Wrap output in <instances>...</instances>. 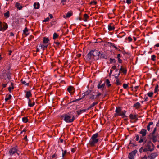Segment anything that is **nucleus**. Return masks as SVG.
Instances as JSON below:
<instances>
[{
  "instance_id": "nucleus-1",
  "label": "nucleus",
  "mask_w": 159,
  "mask_h": 159,
  "mask_svg": "<svg viewBox=\"0 0 159 159\" xmlns=\"http://www.w3.org/2000/svg\"><path fill=\"white\" fill-rule=\"evenodd\" d=\"M98 133L93 135L90 139L89 144L91 147L94 146L98 142L99 139L98 138Z\"/></svg>"
},
{
  "instance_id": "nucleus-2",
  "label": "nucleus",
  "mask_w": 159,
  "mask_h": 159,
  "mask_svg": "<svg viewBox=\"0 0 159 159\" xmlns=\"http://www.w3.org/2000/svg\"><path fill=\"white\" fill-rule=\"evenodd\" d=\"M116 113L114 114V116H120L122 118H125L126 117L125 115L126 111L125 110L122 111L121 108L120 107H116L115 110Z\"/></svg>"
},
{
  "instance_id": "nucleus-3",
  "label": "nucleus",
  "mask_w": 159,
  "mask_h": 159,
  "mask_svg": "<svg viewBox=\"0 0 159 159\" xmlns=\"http://www.w3.org/2000/svg\"><path fill=\"white\" fill-rule=\"evenodd\" d=\"M62 117L63 120L67 123L72 122L75 119L74 117L69 114L64 115Z\"/></svg>"
},
{
  "instance_id": "nucleus-4",
  "label": "nucleus",
  "mask_w": 159,
  "mask_h": 159,
  "mask_svg": "<svg viewBox=\"0 0 159 159\" xmlns=\"http://www.w3.org/2000/svg\"><path fill=\"white\" fill-rule=\"evenodd\" d=\"M154 145L151 142H148L146 144L145 148L143 149V152L152 151L154 150Z\"/></svg>"
},
{
  "instance_id": "nucleus-5",
  "label": "nucleus",
  "mask_w": 159,
  "mask_h": 159,
  "mask_svg": "<svg viewBox=\"0 0 159 159\" xmlns=\"http://www.w3.org/2000/svg\"><path fill=\"white\" fill-rule=\"evenodd\" d=\"M3 77L8 83L11 79L10 74L9 73H4L3 75Z\"/></svg>"
},
{
  "instance_id": "nucleus-6",
  "label": "nucleus",
  "mask_w": 159,
  "mask_h": 159,
  "mask_svg": "<svg viewBox=\"0 0 159 159\" xmlns=\"http://www.w3.org/2000/svg\"><path fill=\"white\" fill-rule=\"evenodd\" d=\"M92 54L94 60H97L98 59L100 55L99 52L96 50H92Z\"/></svg>"
},
{
  "instance_id": "nucleus-7",
  "label": "nucleus",
  "mask_w": 159,
  "mask_h": 159,
  "mask_svg": "<svg viewBox=\"0 0 159 159\" xmlns=\"http://www.w3.org/2000/svg\"><path fill=\"white\" fill-rule=\"evenodd\" d=\"M7 28V25L6 23H2L0 21V30L2 31H5Z\"/></svg>"
},
{
  "instance_id": "nucleus-8",
  "label": "nucleus",
  "mask_w": 159,
  "mask_h": 159,
  "mask_svg": "<svg viewBox=\"0 0 159 159\" xmlns=\"http://www.w3.org/2000/svg\"><path fill=\"white\" fill-rule=\"evenodd\" d=\"M87 59L88 61H93V55L92 54V50L90 51L86 56Z\"/></svg>"
},
{
  "instance_id": "nucleus-9",
  "label": "nucleus",
  "mask_w": 159,
  "mask_h": 159,
  "mask_svg": "<svg viewBox=\"0 0 159 159\" xmlns=\"http://www.w3.org/2000/svg\"><path fill=\"white\" fill-rule=\"evenodd\" d=\"M137 152V150H134L132 152L130 153L128 155V158L129 159H133L134 158V157L136 154Z\"/></svg>"
},
{
  "instance_id": "nucleus-10",
  "label": "nucleus",
  "mask_w": 159,
  "mask_h": 159,
  "mask_svg": "<svg viewBox=\"0 0 159 159\" xmlns=\"http://www.w3.org/2000/svg\"><path fill=\"white\" fill-rule=\"evenodd\" d=\"M17 152V149L15 147H13L11 149L9 152V153L11 156H12Z\"/></svg>"
},
{
  "instance_id": "nucleus-11",
  "label": "nucleus",
  "mask_w": 159,
  "mask_h": 159,
  "mask_svg": "<svg viewBox=\"0 0 159 159\" xmlns=\"http://www.w3.org/2000/svg\"><path fill=\"white\" fill-rule=\"evenodd\" d=\"M67 90L70 93V94H73L75 92V89L72 86H69L67 89Z\"/></svg>"
},
{
  "instance_id": "nucleus-12",
  "label": "nucleus",
  "mask_w": 159,
  "mask_h": 159,
  "mask_svg": "<svg viewBox=\"0 0 159 159\" xmlns=\"http://www.w3.org/2000/svg\"><path fill=\"white\" fill-rule=\"evenodd\" d=\"M115 28V25L112 23H110L108 25V29L109 31H112Z\"/></svg>"
},
{
  "instance_id": "nucleus-13",
  "label": "nucleus",
  "mask_w": 159,
  "mask_h": 159,
  "mask_svg": "<svg viewBox=\"0 0 159 159\" xmlns=\"http://www.w3.org/2000/svg\"><path fill=\"white\" fill-rule=\"evenodd\" d=\"M158 154L156 152H154L151 153L150 156H148V158L150 159H154L157 156Z\"/></svg>"
},
{
  "instance_id": "nucleus-14",
  "label": "nucleus",
  "mask_w": 159,
  "mask_h": 159,
  "mask_svg": "<svg viewBox=\"0 0 159 159\" xmlns=\"http://www.w3.org/2000/svg\"><path fill=\"white\" fill-rule=\"evenodd\" d=\"M147 131L146 129H143L141 130L139 133L142 135V137H144L146 134Z\"/></svg>"
},
{
  "instance_id": "nucleus-15",
  "label": "nucleus",
  "mask_w": 159,
  "mask_h": 159,
  "mask_svg": "<svg viewBox=\"0 0 159 159\" xmlns=\"http://www.w3.org/2000/svg\"><path fill=\"white\" fill-rule=\"evenodd\" d=\"M153 123L152 122H149L147 126V129L148 131H150V129L152 128V126L153 125Z\"/></svg>"
},
{
  "instance_id": "nucleus-16",
  "label": "nucleus",
  "mask_w": 159,
  "mask_h": 159,
  "mask_svg": "<svg viewBox=\"0 0 159 159\" xmlns=\"http://www.w3.org/2000/svg\"><path fill=\"white\" fill-rule=\"evenodd\" d=\"M72 14V12L71 11H70L67 13L66 15H64L63 16L65 18H68L71 16Z\"/></svg>"
},
{
  "instance_id": "nucleus-17",
  "label": "nucleus",
  "mask_w": 159,
  "mask_h": 159,
  "mask_svg": "<svg viewBox=\"0 0 159 159\" xmlns=\"http://www.w3.org/2000/svg\"><path fill=\"white\" fill-rule=\"evenodd\" d=\"M34 8L35 9H38L40 7V4L38 2H35L34 4Z\"/></svg>"
},
{
  "instance_id": "nucleus-18",
  "label": "nucleus",
  "mask_w": 159,
  "mask_h": 159,
  "mask_svg": "<svg viewBox=\"0 0 159 159\" xmlns=\"http://www.w3.org/2000/svg\"><path fill=\"white\" fill-rule=\"evenodd\" d=\"M49 41L48 38L44 37L43 38V43L45 44H47L48 43Z\"/></svg>"
},
{
  "instance_id": "nucleus-19",
  "label": "nucleus",
  "mask_w": 159,
  "mask_h": 159,
  "mask_svg": "<svg viewBox=\"0 0 159 159\" xmlns=\"http://www.w3.org/2000/svg\"><path fill=\"white\" fill-rule=\"evenodd\" d=\"M98 103V102H93L92 104H91L88 108L87 110H89V109L93 107L94 106L97 104Z\"/></svg>"
},
{
  "instance_id": "nucleus-20",
  "label": "nucleus",
  "mask_w": 159,
  "mask_h": 159,
  "mask_svg": "<svg viewBox=\"0 0 159 159\" xmlns=\"http://www.w3.org/2000/svg\"><path fill=\"white\" fill-rule=\"evenodd\" d=\"M89 18V16L87 14H85L84 15L83 20L85 22H87L88 21V19Z\"/></svg>"
},
{
  "instance_id": "nucleus-21",
  "label": "nucleus",
  "mask_w": 159,
  "mask_h": 159,
  "mask_svg": "<svg viewBox=\"0 0 159 159\" xmlns=\"http://www.w3.org/2000/svg\"><path fill=\"white\" fill-rule=\"evenodd\" d=\"M31 96V93L30 91H28L26 92V97L27 98L29 99V98Z\"/></svg>"
},
{
  "instance_id": "nucleus-22",
  "label": "nucleus",
  "mask_w": 159,
  "mask_h": 159,
  "mask_svg": "<svg viewBox=\"0 0 159 159\" xmlns=\"http://www.w3.org/2000/svg\"><path fill=\"white\" fill-rule=\"evenodd\" d=\"M140 104L137 102L134 105L133 107H135L136 109H138L140 107Z\"/></svg>"
},
{
  "instance_id": "nucleus-23",
  "label": "nucleus",
  "mask_w": 159,
  "mask_h": 159,
  "mask_svg": "<svg viewBox=\"0 0 159 159\" xmlns=\"http://www.w3.org/2000/svg\"><path fill=\"white\" fill-rule=\"evenodd\" d=\"M48 44H45V45H42V44H40L39 45V47L41 49H44L48 47Z\"/></svg>"
},
{
  "instance_id": "nucleus-24",
  "label": "nucleus",
  "mask_w": 159,
  "mask_h": 159,
  "mask_svg": "<svg viewBox=\"0 0 159 159\" xmlns=\"http://www.w3.org/2000/svg\"><path fill=\"white\" fill-rule=\"evenodd\" d=\"M121 57V56L120 54H118L117 55V58L118 60V62L119 63H121L122 62V60L120 59Z\"/></svg>"
},
{
  "instance_id": "nucleus-25",
  "label": "nucleus",
  "mask_w": 159,
  "mask_h": 159,
  "mask_svg": "<svg viewBox=\"0 0 159 159\" xmlns=\"http://www.w3.org/2000/svg\"><path fill=\"white\" fill-rule=\"evenodd\" d=\"M129 117L131 119H135L137 118V116L136 115H133L132 114H131L129 115Z\"/></svg>"
},
{
  "instance_id": "nucleus-26",
  "label": "nucleus",
  "mask_w": 159,
  "mask_h": 159,
  "mask_svg": "<svg viewBox=\"0 0 159 159\" xmlns=\"http://www.w3.org/2000/svg\"><path fill=\"white\" fill-rule=\"evenodd\" d=\"M23 33L24 34L26 35H29L28 31L26 27L23 30Z\"/></svg>"
},
{
  "instance_id": "nucleus-27",
  "label": "nucleus",
  "mask_w": 159,
  "mask_h": 159,
  "mask_svg": "<svg viewBox=\"0 0 159 159\" xmlns=\"http://www.w3.org/2000/svg\"><path fill=\"white\" fill-rule=\"evenodd\" d=\"M152 139L153 142L154 143L156 142L157 140V137L156 136L154 135V134L152 135Z\"/></svg>"
},
{
  "instance_id": "nucleus-28",
  "label": "nucleus",
  "mask_w": 159,
  "mask_h": 159,
  "mask_svg": "<svg viewBox=\"0 0 159 159\" xmlns=\"http://www.w3.org/2000/svg\"><path fill=\"white\" fill-rule=\"evenodd\" d=\"M145 140V137H141L140 140L139 141V143H141L143 142L144 140Z\"/></svg>"
},
{
  "instance_id": "nucleus-29",
  "label": "nucleus",
  "mask_w": 159,
  "mask_h": 159,
  "mask_svg": "<svg viewBox=\"0 0 159 159\" xmlns=\"http://www.w3.org/2000/svg\"><path fill=\"white\" fill-rule=\"evenodd\" d=\"M105 84L104 83L102 85H101V83H99L98 85V89H101L103 88L105 86Z\"/></svg>"
},
{
  "instance_id": "nucleus-30",
  "label": "nucleus",
  "mask_w": 159,
  "mask_h": 159,
  "mask_svg": "<svg viewBox=\"0 0 159 159\" xmlns=\"http://www.w3.org/2000/svg\"><path fill=\"white\" fill-rule=\"evenodd\" d=\"M22 120L23 122L26 123L28 121V119L27 117H24L22 118Z\"/></svg>"
},
{
  "instance_id": "nucleus-31",
  "label": "nucleus",
  "mask_w": 159,
  "mask_h": 159,
  "mask_svg": "<svg viewBox=\"0 0 159 159\" xmlns=\"http://www.w3.org/2000/svg\"><path fill=\"white\" fill-rule=\"evenodd\" d=\"M16 7L19 10L21 9L22 7L18 3H16Z\"/></svg>"
},
{
  "instance_id": "nucleus-32",
  "label": "nucleus",
  "mask_w": 159,
  "mask_h": 159,
  "mask_svg": "<svg viewBox=\"0 0 159 159\" xmlns=\"http://www.w3.org/2000/svg\"><path fill=\"white\" fill-rule=\"evenodd\" d=\"M106 85L108 87H110L111 86V84H110V82L109 79H107L106 80Z\"/></svg>"
},
{
  "instance_id": "nucleus-33",
  "label": "nucleus",
  "mask_w": 159,
  "mask_h": 159,
  "mask_svg": "<svg viewBox=\"0 0 159 159\" xmlns=\"http://www.w3.org/2000/svg\"><path fill=\"white\" fill-rule=\"evenodd\" d=\"M108 43L109 44H110V45L113 47H114V48H115L116 50H118V48H117V47L113 43H110V42H108Z\"/></svg>"
},
{
  "instance_id": "nucleus-34",
  "label": "nucleus",
  "mask_w": 159,
  "mask_h": 159,
  "mask_svg": "<svg viewBox=\"0 0 159 159\" xmlns=\"http://www.w3.org/2000/svg\"><path fill=\"white\" fill-rule=\"evenodd\" d=\"M4 16L6 18H8L9 16V12L8 11H7L6 13H5L4 14Z\"/></svg>"
},
{
  "instance_id": "nucleus-35",
  "label": "nucleus",
  "mask_w": 159,
  "mask_h": 159,
  "mask_svg": "<svg viewBox=\"0 0 159 159\" xmlns=\"http://www.w3.org/2000/svg\"><path fill=\"white\" fill-rule=\"evenodd\" d=\"M121 82L120 81L119 79L117 78L116 79V84L117 85H120L121 84Z\"/></svg>"
},
{
  "instance_id": "nucleus-36",
  "label": "nucleus",
  "mask_w": 159,
  "mask_h": 159,
  "mask_svg": "<svg viewBox=\"0 0 159 159\" xmlns=\"http://www.w3.org/2000/svg\"><path fill=\"white\" fill-rule=\"evenodd\" d=\"M120 70L122 71L125 74H126V72H127L126 70L122 68V66L121 67L120 69Z\"/></svg>"
},
{
  "instance_id": "nucleus-37",
  "label": "nucleus",
  "mask_w": 159,
  "mask_h": 159,
  "mask_svg": "<svg viewBox=\"0 0 159 159\" xmlns=\"http://www.w3.org/2000/svg\"><path fill=\"white\" fill-rule=\"evenodd\" d=\"M28 105V106L30 107H32L33 106V105H32V103H31V100L30 99H29Z\"/></svg>"
},
{
  "instance_id": "nucleus-38",
  "label": "nucleus",
  "mask_w": 159,
  "mask_h": 159,
  "mask_svg": "<svg viewBox=\"0 0 159 159\" xmlns=\"http://www.w3.org/2000/svg\"><path fill=\"white\" fill-rule=\"evenodd\" d=\"M158 85H156L155 89H154V93H156L158 90Z\"/></svg>"
},
{
  "instance_id": "nucleus-39",
  "label": "nucleus",
  "mask_w": 159,
  "mask_h": 159,
  "mask_svg": "<svg viewBox=\"0 0 159 159\" xmlns=\"http://www.w3.org/2000/svg\"><path fill=\"white\" fill-rule=\"evenodd\" d=\"M110 63H115L116 62V61L114 59H112L111 58H110Z\"/></svg>"
},
{
  "instance_id": "nucleus-40",
  "label": "nucleus",
  "mask_w": 159,
  "mask_h": 159,
  "mask_svg": "<svg viewBox=\"0 0 159 159\" xmlns=\"http://www.w3.org/2000/svg\"><path fill=\"white\" fill-rule=\"evenodd\" d=\"M153 93L152 92H148L147 93V95L148 97H151L153 96Z\"/></svg>"
},
{
  "instance_id": "nucleus-41",
  "label": "nucleus",
  "mask_w": 159,
  "mask_h": 159,
  "mask_svg": "<svg viewBox=\"0 0 159 159\" xmlns=\"http://www.w3.org/2000/svg\"><path fill=\"white\" fill-rule=\"evenodd\" d=\"M58 35L56 33H54L53 36V39H55L56 38H57Z\"/></svg>"
},
{
  "instance_id": "nucleus-42",
  "label": "nucleus",
  "mask_w": 159,
  "mask_h": 159,
  "mask_svg": "<svg viewBox=\"0 0 159 159\" xmlns=\"http://www.w3.org/2000/svg\"><path fill=\"white\" fill-rule=\"evenodd\" d=\"M13 86H10L8 88V90L9 92H11V90L14 89Z\"/></svg>"
},
{
  "instance_id": "nucleus-43",
  "label": "nucleus",
  "mask_w": 159,
  "mask_h": 159,
  "mask_svg": "<svg viewBox=\"0 0 159 159\" xmlns=\"http://www.w3.org/2000/svg\"><path fill=\"white\" fill-rule=\"evenodd\" d=\"M156 57V56L155 55H152L151 56V59L153 61H154L155 60Z\"/></svg>"
},
{
  "instance_id": "nucleus-44",
  "label": "nucleus",
  "mask_w": 159,
  "mask_h": 159,
  "mask_svg": "<svg viewBox=\"0 0 159 159\" xmlns=\"http://www.w3.org/2000/svg\"><path fill=\"white\" fill-rule=\"evenodd\" d=\"M123 86L124 89H126L128 87V85L127 84H123Z\"/></svg>"
},
{
  "instance_id": "nucleus-45",
  "label": "nucleus",
  "mask_w": 159,
  "mask_h": 159,
  "mask_svg": "<svg viewBox=\"0 0 159 159\" xmlns=\"http://www.w3.org/2000/svg\"><path fill=\"white\" fill-rule=\"evenodd\" d=\"M21 83L23 84H25V85L26 86H28L29 85V83H26V82L25 81H22V82Z\"/></svg>"
},
{
  "instance_id": "nucleus-46",
  "label": "nucleus",
  "mask_w": 159,
  "mask_h": 159,
  "mask_svg": "<svg viewBox=\"0 0 159 159\" xmlns=\"http://www.w3.org/2000/svg\"><path fill=\"white\" fill-rule=\"evenodd\" d=\"M67 152V151L66 150H65L62 153V157H63L65 156V155L66 154Z\"/></svg>"
},
{
  "instance_id": "nucleus-47",
  "label": "nucleus",
  "mask_w": 159,
  "mask_h": 159,
  "mask_svg": "<svg viewBox=\"0 0 159 159\" xmlns=\"http://www.w3.org/2000/svg\"><path fill=\"white\" fill-rule=\"evenodd\" d=\"M135 137H136V140L137 141L139 140V138H140L139 136L138 135H136Z\"/></svg>"
},
{
  "instance_id": "nucleus-48",
  "label": "nucleus",
  "mask_w": 159,
  "mask_h": 159,
  "mask_svg": "<svg viewBox=\"0 0 159 159\" xmlns=\"http://www.w3.org/2000/svg\"><path fill=\"white\" fill-rule=\"evenodd\" d=\"M49 18L48 17L46 18L43 21V22L48 21L49 20Z\"/></svg>"
},
{
  "instance_id": "nucleus-49",
  "label": "nucleus",
  "mask_w": 159,
  "mask_h": 159,
  "mask_svg": "<svg viewBox=\"0 0 159 159\" xmlns=\"http://www.w3.org/2000/svg\"><path fill=\"white\" fill-rule=\"evenodd\" d=\"M156 130H157L156 128H154V129L153 131L152 132L151 134H152V135H153L155 134V132L156 131Z\"/></svg>"
},
{
  "instance_id": "nucleus-50",
  "label": "nucleus",
  "mask_w": 159,
  "mask_h": 159,
  "mask_svg": "<svg viewBox=\"0 0 159 159\" xmlns=\"http://www.w3.org/2000/svg\"><path fill=\"white\" fill-rule=\"evenodd\" d=\"M128 39L129 40V42H130L132 41V39L131 37L129 36L128 38Z\"/></svg>"
},
{
  "instance_id": "nucleus-51",
  "label": "nucleus",
  "mask_w": 159,
  "mask_h": 159,
  "mask_svg": "<svg viewBox=\"0 0 159 159\" xmlns=\"http://www.w3.org/2000/svg\"><path fill=\"white\" fill-rule=\"evenodd\" d=\"M11 95H9L8 97L6 98H5V100L6 101H7L11 98Z\"/></svg>"
},
{
  "instance_id": "nucleus-52",
  "label": "nucleus",
  "mask_w": 159,
  "mask_h": 159,
  "mask_svg": "<svg viewBox=\"0 0 159 159\" xmlns=\"http://www.w3.org/2000/svg\"><path fill=\"white\" fill-rule=\"evenodd\" d=\"M101 95V93H100L99 92L97 94L96 96V98L98 97Z\"/></svg>"
},
{
  "instance_id": "nucleus-53",
  "label": "nucleus",
  "mask_w": 159,
  "mask_h": 159,
  "mask_svg": "<svg viewBox=\"0 0 159 159\" xmlns=\"http://www.w3.org/2000/svg\"><path fill=\"white\" fill-rule=\"evenodd\" d=\"M144 148H143V147H142L141 148L139 149V152H142V151H143V149H144Z\"/></svg>"
},
{
  "instance_id": "nucleus-54",
  "label": "nucleus",
  "mask_w": 159,
  "mask_h": 159,
  "mask_svg": "<svg viewBox=\"0 0 159 159\" xmlns=\"http://www.w3.org/2000/svg\"><path fill=\"white\" fill-rule=\"evenodd\" d=\"M90 99H96V97H95V96L94 95H92L90 98Z\"/></svg>"
},
{
  "instance_id": "nucleus-55",
  "label": "nucleus",
  "mask_w": 159,
  "mask_h": 159,
  "mask_svg": "<svg viewBox=\"0 0 159 159\" xmlns=\"http://www.w3.org/2000/svg\"><path fill=\"white\" fill-rule=\"evenodd\" d=\"M126 0V3L128 4H130L131 3V0Z\"/></svg>"
},
{
  "instance_id": "nucleus-56",
  "label": "nucleus",
  "mask_w": 159,
  "mask_h": 159,
  "mask_svg": "<svg viewBox=\"0 0 159 159\" xmlns=\"http://www.w3.org/2000/svg\"><path fill=\"white\" fill-rule=\"evenodd\" d=\"M7 83L6 84H5V83L2 84V86L3 87V88L6 87V85H7Z\"/></svg>"
},
{
  "instance_id": "nucleus-57",
  "label": "nucleus",
  "mask_w": 159,
  "mask_h": 159,
  "mask_svg": "<svg viewBox=\"0 0 159 159\" xmlns=\"http://www.w3.org/2000/svg\"><path fill=\"white\" fill-rule=\"evenodd\" d=\"M66 2V0H62L61 1V3H62L63 5H65V2Z\"/></svg>"
},
{
  "instance_id": "nucleus-58",
  "label": "nucleus",
  "mask_w": 159,
  "mask_h": 159,
  "mask_svg": "<svg viewBox=\"0 0 159 159\" xmlns=\"http://www.w3.org/2000/svg\"><path fill=\"white\" fill-rule=\"evenodd\" d=\"M86 110H87L86 109H83V110H80V111H81V113H82L83 112H85Z\"/></svg>"
},
{
  "instance_id": "nucleus-59",
  "label": "nucleus",
  "mask_w": 159,
  "mask_h": 159,
  "mask_svg": "<svg viewBox=\"0 0 159 159\" xmlns=\"http://www.w3.org/2000/svg\"><path fill=\"white\" fill-rule=\"evenodd\" d=\"M54 43L57 46H58L59 45L60 43L58 42L57 41L54 42Z\"/></svg>"
},
{
  "instance_id": "nucleus-60",
  "label": "nucleus",
  "mask_w": 159,
  "mask_h": 159,
  "mask_svg": "<svg viewBox=\"0 0 159 159\" xmlns=\"http://www.w3.org/2000/svg\"><path fill=\"white\" fill-rule=\"evenodd\" d=\"M138 88H139L138 86H136L134 87V89H135V92H136L137 90V89H138Z\"/></svg>"
},
{
  "instance_id": "nucleus-61",
  "label": "nucleus",
  "mask_w": 159,
  "mask_h": 159,
  "mask_svg": "<svg viewBox=\"0 0 159 159\" xmlns=\"http://www.w3.org/2000/svg\"><path fill=\"white\" fill-rule=\"evenodd\" d=\"M147 157L146 155H145L143 157H142L141 159H147Z\"/></svg>"
},
{
  "instance_id": "nucleus-62",
  "label": "nucleus",
  "mask_w": 159,
  "mask_h": 159,
  "mask_svg": "<svg viewBox=\"0 0 159 159\" xmlns=\"http://www.w3.org/2000/svg\"><path fill=\"white\" fill-rule=\"evenodd\" d=\"M111 69H112L113 70H115L116 69V66H113Z\"/></svg>"
},
{
  "instance_id": "nucleus-63",
  "label": "nucleus",
  "mask_w": 159,
  "mask_h": 159,
  "mask_svg": "<svg viewBox=\"0 0 159 159\" xmlns=\"http://www.w3.org/2000/svg\"><path fill=\"white\" fill-rule=\"evenodd\" d=\"M40 49H41V48L39 47H38V48H37V50H36L37 52L39 51Z\"/></svg>"
},
{
  "instance_id": "nucleus-64",
  "label": "nucleus",
  "mask_w": 159,
  "mask_h": 159,
  "mask_svg": "<svg viewBox=\"0 0 159 159\" xmlns=\"http://www.w3.org/2000/svg\"><path fill=\"white\" fill-rule=\"evenodd\" d=\"M49 16L50 17V18H53V16L51 14H50L49 15Z\"/></svg>"
}]
</instances>
